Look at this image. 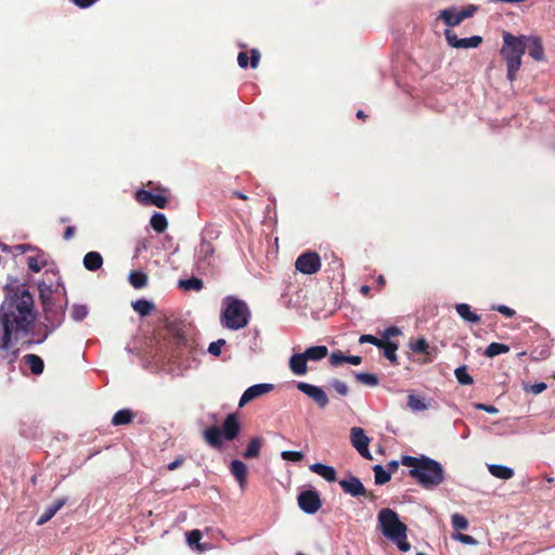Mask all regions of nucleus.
<instances>
[{"label":"nucleus","instance_id":"obj_1","mask_svg":"<svg viewBox=\"0 0 555 555\" xmlns=\"http://www.w3.org/2000/svg\"><path fill=\"white\" fill-rule=\"evenodd\" d=\"M35 321L34 300L26 289L9 296L0 308V324L3 328L1 348L8 350L11 339L25 335Z\"/></svg>","mask_w":555,"mask_h":555},{"label":"nucleus","instance_id":"obj_2","mask_svg":"<svg viewBox=\"0 0 555 555\" xmlns=\"http://www.w3.org/2000/svg\"><path fill=\"white\" fill-rule=\"evenodd\" d=\"M378 527L382 533L390 540L401 552H408L411 544L406 539V526L399 519L398 514L391 508H383L379 511Z\"/></svg>","mask_w":555,"mask_h":555},{"label":"nucleus","instance_id":"obj_3","mask_svg":"<svg viewBox=\"0 0 555 555\" xmlns=\"http://www.w3.org/2000/svg\"><path fill=\"white\" fill-rule=\"evenodd\" d=\"M526 53V36H514L511 33H503V46L500 54L506 63L507 79L513 82L516 74L522 64V56Z\"/></svg>","mask_w":555,"mask_h":555},{"label":"nucleus","instance_id":"obj_4","mask_svg":"<svg viewBox=\"0 0 555 555\" xmlns=\"http://www.w3.org/2000/svg\"><path fill=\"white\" fill-rule=\"evenodd\" d=\"M249 320L250 310L244 300L234 296L223 298L220 322L224 328L241 330L248 324Z\"/></svg>","mask_w":555,"mask_h":555},{"label":"nucleus","instance_id":"obj_5","mask_svg":"<svg viewBox=\"0 0 555 555\" xmlns=\"http://www.w3.org/2000/svg\"><path fill=\"white\" fill-rule=\"evenodd\" d=\"M415 473L414 479L425 489H434L441 485L446 479L443 466L436 460L424 457L423 463Z\"/></svg>","mask_w":555,"mask_h":555},{"label":"nucleus","instance_id":"obj_6","mask_svg":"<svg viewBox=\"0 0 555 555\" xmlns=\"http://www.w3.org/2000/svg\"><path fill=\"white\" fill-rule=\"evenodd\" d=\"M328 348L323 345L308 347L304 352L293 353L288 360L289 371L295 376H305L309 369L308 362H319L326 358Z\"/></svg>","mask_w":555,"mask_h":555},{"label":"nucleus","instance_id":"obj_7","mask_svg":"<svg viewBox=\"0 0 555 555\" xmlns=\"http://www.w3.org/2000/svg\"><path fill=\"white\" fill-rule=\"evenodd\" d=\"M217 266V257L215 255L214 245L202 240L198 247L195 250V268L201 274H208L214 271Z\"/></svg>","mask_w":555,"mask_h":555},{"label":"nucleus","instance_id":"obj_8","mask_svg":"<svg viewBox=\"0 0 555 555\" xmlns=\"http://www.w3.org/2000/svg\"><path fill=\"white\" fill-rule=\"evenodd\" d=\"M67 306V299L60 301H53V304L42 305L44 312V320L50 326V332L59 327L65 317V307Z\"/></svg>","mask_w":555,"mask_h":555},{"label":"nucleus","instance_id":"obj_9","mask_svg":"<svg viewBox=\"0 0 555 555\" xmlns=\"http://www.w3.org/2000/svg\"><path fill=\"white\" fill-rule=\"evenodd\" d=\"M39 297L42 305L53 304L65 299V288L61 284H47L44 281L38 283Z\"/></svg>","mask_w":555,"mask_h":555},{"label":"nucleus","instance_id":"obj_10","mask_svg":"<svg viewBox=\"0 0 555 555\" xmlns=\"http://www.w3.org/2000/svg\"><path fill=\"white\" fill-rule=\"evenodd\" d=\"M299 508L306 514H315L321 508V499L315 490H305L297 496Z\"/></svg>","mask_w":555,"mask_h":555},{"label":"nucleus","instance_id":"obj_11","mask_svg":"<svg viewBox=\"0 0 555 555\" xmlns=\"http://www.w3.org/2000/svg\"><path fill=\"white\" fill-rule=\"evenodd\" d=\"M370 438L361 427H352L350 429V442L351 446L358 451V453L366 459L372 460V454L369 450Z\"/></svg>","mask_w":555,"mask_h":555},{"label":"nucleus","instance_id":"obj_12","mask_svg":"<svg viewBox=\"0 0 555 555\" xmlns=\"http://www.w3.org/2000/svg\"><path fill=\"white\" fill-rule=\"evenodd\" d=\"M296 387L299 391L312 399L320 409L327 406L330 402L328 397L322 387L306 382H298Z\"/></svg>","mask_w":555,"mask_h":555},{"label":"nucleus","instance_id":"obj_13","mask_svg":"<svg viewBox=\"0 0 555 555\" xmlns=\"http://www.w3.org/2000/svg\"><path fill=\"white\" fill-rule=\"evenodd\" d=\"M295 266L304 274H314L321 268V258L314 251H307L297 258Z\"/></svg>","mask_w":555,"mask_h":555},{"label":"nucleus","instance_id":"obj_14","mask_svg":"<svg viewBox=\"0 0 555 555\" xmlns=\"http://www.w3.org/2000/svg\"><path fill=\"white\" fill-rule=\"evenodd\" d=\"M444 37L448 44L455 49H475L482 42V37L475 35L468 38L460 39L452 30L446 29Z\"/></svg>","mask_w":555,"mask_h":555},{"label":"nucleus","instance_id":"obj_15","mask_svg":"<svg viewBox=\"0 0 555 555\" xmlns=\"http://www.w3.org/2000/svg\"><path fill=\"white\" fill-rule=\"evenodd\" d=\"M274 388L273 384L270 383H261V384H255L250 387H248L243 395L240 398L238 406L242 408L248 402L272 391Z\"/></svg>","mask_w":555,"mask_h":555},{"label":"nucleus","instance_id":"obj_16","mask_svg":"<svg viewBox=\"0 0 555 555\" xmlns=\"http://www.w3.org/2000/svg\"><path fill=\"white\" fill-rule=\"evenodd\" d=\"M339 486L341 487L343 491L347 494H350L351 496H361L365 495V488L361 480L356 476H349L346 479H341L339 481Z\"/></svg>","mask_w":555,"mask_h":555},{"label":"nucleus","instance_id":"obj_17","mask_svg":"<svg viewBox=\"0 0 555 555\" xmlns=\"http://www.w3.org/2000/svg\"><path fill=\"white\" fill-rule=\"evenodd\" d=\"M135 198L143 205H154L158 208H165L167 198L160 194H153L149 191L140 190L135 194Z\"/></svg>","mask_w":555,"mask_h":555},{"label":"nucleus","instance_id":"obj_18","mask_svg":"<svg viewBox=\"0 0 555 555\" xmlns=\"http://www.w3.org/2000/svg\"><path fill=\"white\" fill-rule=\"evenodd\" d=\"M535 61H543L545 57L542 40L537 36H526V50Z\"/></svg>","mask_w":555,"mask_h":555},{"label":"nucleus","instance_id":"obj_19","mask_svg":"<svg viewBox=\"0 0 555 555\" xmlns=\"http://www.w3.org/2000/svg\"><path fill=\"white\" fill-rule=\"evenodd\" d=\"M240 431V423L234 414H230L225 417L221 433L223 434L224 439L231 441L233 440Z\"/></svg>","mask_w":555,"mask_h":555},{"label":"nucleus","instance_id":"obj_20","mask_svg":"<svg viewBox=\"0 0 555 555\" xmlns=\"http://www.w3.org/2000/svg\"><path fill=\"white\" fill-rule=\"evenodd\" d=\"M309 469L321 476L323 479H325L328 482H333L337 479V473L333 466L325 465L322 463H314L310 465Z\"/></svg>","mask_w":555,"mask_h":555},{"label":"nucleus","instance_id":"obj_21","mask_svg":"<svg viewBox=\"0 0 555 555\" xmlns=\"http://www.w3.org/2000/svg\"><path fill=\"white\" fill-rule=\"evenodd\" d=\"M230 470H231V474L234 476V478L240 483V487L242 489H245L246 476H247L246 465L240 460H233L230 465Z\"/></svg>","mask_w":555,"mask_h":555},{"label":"nucleus","instance_id":"obj_22","mask_svg":"<svg viewBox=\"0 0 555 555\" xmlns=\"http://www.w3.org/2000/svg\"><path fill=\"white\" fill-rule=\"evenodd\" d=\"M66 503V499L62 498L56 500L53 504L49 505L37 520L38 526L48 522Z\"/></svg>","mask_w":555,"mask_h":555},{"label":"nucleus","instance_id":"obj_23","mask_svg":"<svg viewBox=\"0 0 555 555\" xmlns=\"http://www.w3.org/2000/svg\"><path fill=\"white\" fill-rule=\"evenodd\" d=\"M204 437H205V440L207 441V443L210 447L216 448V449L221 448L222 438H224L221 430L216 426H211V427L207 428L204 431Z\"/></svg>","mask_w":555,"mask_h":555},{"label":"nucleus","instance_id":"obj_24","mask_svg":"<svg viewBox=\"0 0 555 555\" xmlns=\"http://www.w3.org/2000/svg\"><path fill=\"white\" fill-rule=\"evenodd\" d=\"M440 17L444 22V24L449 27L457 26L463 22V18L460 14V11H456L454 8L444 9L440 12Z\"/></svg>","mask_w":555,"mask_h":555},{"label":"nucleus","instance_id":"obj_25","mask_svg":"<svg viewBox=\"0 0 555 555\" xmlns=\"http://www.w3.org/2000/svg\"><path fill=\"white\" fill-rule=\"evenodd\" d=\"M103 264V258L98 251H89L83 257V266L89 271H96Z\"/></svg>","mask_w":555,"mask_h":555},{"label":"nucleus","instance_id":"obj_26","mask_svg":"<svg viewBox=\"0 0 555 555\" xmlns=\"http://www.w3.org/2000/svg\"><path fill=\"white\" fill-rule=\"evenodd\" d=\"M488 470L492 476L502 480H508L514 476L513 468L500 464H489Z\"/></svg>","mask_w":555,"mask_h":555},{"label":"nucleus","instance_id":"obj_27","mask_svg":"<svg viewBox=\"0 0 555 555\" xmlns=\"http://www.w3.org/2000/svg\"><path fill=\"white\" fill-rule=\"evenodd\" d=\"M455 310L466 322L475 324L480 322V317L470 310V306L468 304H457L455 305Z\"/></svg>","mask_w":555,"mask_h":555},{"label":"nucleus","instance_id":"obj_28","mask_svg":"<svg viewBox=\"0 0 555 555\" xmlns=\"http://www.w3.org/2000/svg\"><path fill=\"white\" fill-rule=\"evenodd\" d=\"M24 362L29 366L30 371L35 375H39L43 372L44 364L43 360L34 353H28L24 356Z\"/></svg>","mask_w":555,"mask_h":555},{"label":"nucleus","instance_id":"obj_29","mask_svg":"<svg viewBox=\"0 0 555 555\" xmlns=\"http://www.w3.org/2000/svg\"><path fill=\"white\" fill-rule=\"evenodd\" d=\"M133 310L141 317L149 315L154 309L155 305L146 299H138L131 304Z\"/></svg>","mask_w":555,"mask_h":555},{"label":"nucleus","instance_id":"obj_30","mask_svg":"<svg viewBox=\"0 0 555 555\" xmlns=\"http://www.w3.org/2000/svg\"><path fill=\"white\" fill-rule=\"evenodd\" d=\"M178 286L183 291L201 292L204 288V283L199 278L192 276L186 280H180Z\"/></svg>","mask_w":555,"mask_h":555},{"label":"nucleus","instance_id":"obj_31","mask_svg":"<svg viewBox=\"0 0 555 555\" xmlns=\"http://www.w3.org/2000/svg\"><path fill=\"white\" fill-rule=\"evenodd\" d=\"M262 443H263V440L259 437H255L253 438L246 450L244 451L243 453V456L246 457V459H255L259 455L260 453V449L262 447Z\"/></svg>","mask_w":555,"mask_h":555},{"label":"nucleus","instance_id":"obj_32","mask_svg":"<svg viewBox=\"0 0 555 555\" xmlns=\"http://www.w3.org/2000/svg\"><path fill=\"white\" fill-rule=\"evenodd\" d=\"M47 263L43 254L37 253L36 255L27 257V266L30 271L39 272Z\"/></svg>","mask_w":555,"mask_h":555},{"label":"nucleus","instance_id":"obj_33","mask_svg":"<svg viewBox=\"0 0 555 555\" xmlns=\"http://www.w3.org/2000/svg\"><path fill=\"white\" fill-rule=\"evenodd\" d=\"M425 455H421L420 457L411 456V455H404L401 459V464L405 467L410 468V475L411 477H414L415 473L414 469H418L421 466V463H423Z\"/></svg>","mask_w":555,"mask_h":555},{"label":"nucleus","instance_id":"obj_34","mask_svg":"<svg viewBox=\"0 0 555 555\" xmlns=\"http://www.w3.org/2000/svg\"><path fill=\"white\" fill-rule=\"evenodd\" d=\"M151 227L157 232L163 233L168 225L166 216L160 212H155L150 220Z\"/></svg>","mask_w":555,"mask_h":555},{"label":"nucleus","instance_id":"obj_35","mask_svg":"<svg viewBox=\"0 0 555 555\" xmlns=\"http://www.w3.org/2000/svg\"><path fill=\"white\" fill-rule=\"evenodd\" d=\"M133 418V414L130 410H127V409H124V410H119L117 411L113 418H112V423L113 425L115 426H119V425H126V424H129Z\"/></svg>","mask_w":555,"mask_h":555},{"label":"nucleus","instance_id":"obj_36","mask_svg":"<svg viewBox=\"0 0 555 555\" xmlns=\"http://www.w3.org/2000/svg\"><path fill=\"white\" fill-rule=\"evenodd\" d=\"M408 406L414 412H421L428 409V404L425 400L416 395H409Z\"/></svg>","mask_w":555,"mask_h":555},{"label":"nucleus","instance_id":"obj_37","mask_svg":"<svg viewBox=\"0 0 555 555\" xmlns=\"http://www.w3.org/2000/svg\"><path fill=\"white\" fill-rule=\"evenodd\" d=\"M508 351H509V347L507 345L500 344V343H491L487 347V349L485 351V356L488 358H493L499 354L507 353Z\"/></svg>","mask_w":555,"mask_h":555},{"label":"nucleus","instance_id":"obj_38","mask_svg":"<svg viewBox=\"0 0 555 555\" xmlns=\"http://www.w3.org/2000/svg\"><path fill=\"white\" fill-rule=\"evenodd\" d=\"M129 282L134 288H142L147 284V276L141 271H132L129 274Z\"/></svg>","mask_w":555,"mask_h":555},{"label":"nucleus","instance_id":"obj_39","mask_svg":"<svg viewBox=\"0 0 555 555\" xmlns=\"http://www.w3.org/2000/svg\"><path fill=\"white\" fill-rule=\"evenodd\" d=\"M380 348L384 350V357L386 359H388L391 363H397L398 345L396 343L384 340V346Z\"/></svg>","mask_w":555,"mask_h":555},{"label":"nucleus","instance_id":"obj_40","mask_svg":"<svg viewBox=\"0 0 555 555\" xmlns=\"http://www.w3.org/2000/svg\"><path fill=\"white\" fill-rule=\"evenodd\" d=\"M373 472L376 485H384L391 478L390 474L382 465H375Z\"/></svg>","mask_w":555,"mask_h":555},{"label":"nucleus","instance_id":"obj_41","mask_svg":"<svg viewBox=\"0 0 555 555\" xmlns=\"http://www.w3.org/2000/svg\"><path fill=\"white\" fill-rule=\"evenodd\" d=\"M454 375L461 385H472L474 383V379L468 374L465 365L456 367L454 371Z\"/></svg>","mask_w":555,"mask_h":555},{"label":"nucleus","instance_id":"obj_42","mask_svg":"<svg viewBox=\"0 0 555 555\" xmlns=\"http://www.w3.org/2000/svg\"><path fill=\"white\" fill-rule=\"evenodd\" d=\"M354 377L358 382L371 387L378 385L377 376L371 373H356Z\"/></svg>","mask_w":555,"mask_h":555},{"label":"nucleus","instance_id":"obj_43","mask_svg":"<svg viewBox=\"0 0 555 555\" xmlns=\"http://www.w3.org/2000/svg\"><path fill=\"white\" fill-rule=\"evenodd\" d=\"M201 539H202V533L197 529L190 531L186 537L188 544L191 547L195 546L199 552H203L205 548L202 547V545L199 544Z\"/></svg>","mask_w":555,"mask_h":555},{"label":"nucleus","instance_id":"obj_44","mask_svg":"<svg viewBox=\"0 0 555 555\" xmlns=\"http://www.w3.org/2000/svg\"><path fill=\"white\" fill-rule=\"evenodd\" d=\"M411 350L416 353L429 354V345L425 338H418L410 346Z\"/></svg>","mask_w":555,"mask_h":555},{"label":"nucleus","instance_id":"obj_45","mask_svg":"<svg viewBox=\"0 0 555 555\" xmlns=\"http://www.w3.org/2000/svg\"><path fill=\"white\" fill-rule=\"evenodd\" d=\"M451 524L455 530H466L468 528V520L461 514H453Z\"/></svg>","mask_w":555,"mask_h":555},{"label":"nucleus","instance_id":"obj_46","mask_svg":"<svg viewBox=\"0 0 555 555\" xmlns=\"http://www.w3.org/2000/svg\"><path fill=\"white\" fill-rule=\"evenodd\" d=\"M88 312L86 305H74L70 315L75 321H82L88 315Z\"/></svg>","mask_w":555,"mask_h":555},{"label":"nucleus","instance_id":"obj_47","mask_svg":"<svg viewBox=\"0 0 555 555\" xmlns=\"http://www.w3.org/2000/svg\"><path fill=\"white\" fill-rule=\"evenodd\" d=\"M281 457L284 461L300 462L304 459V453L300 451H282Z\"/></svg>","mask_w":555,"mask_h":555},{"label":"nucleus","instance_id":"obj_48","mask_svg":"<svg viewBox=\"0 0 555 555\" xmlns=\"http://www.w3.org/2000/svg\"><path fill=\"white\" fill-rule=\"evenodd\" d=\"M546 388H547V385L543 382L524 386V390L527 393H532V395H539V393L543 392Z\"/></svg>","mask_w":555,"mask_h":555},{"label":"nucleus","instance_id":"obj_49","mask_svg":"<svg viewBox=\"0 0 555 555\" xmlns=\"http://www.w3.org/2000/svg\"><path fill=\"white\" fill-rule=\"evenodd\" d=\"M347 356H345L341 351L332 352L330 356V364L333 366H339L343 363H346Z\"/></svg>","mask_w":555,"mask_h":555},{"label":"nucleus","instance_id":"obj_50","mask_svg":"<svg viewBox=\"0 0 555 555\" xmlns=\"http://www.w3.org/2000/svg\"><path fill=\"white\" fill-rule=\"evenodd\" d=\"M225 345V340L220 338L216 341H212L208 346V352L215 357L220 356L221 348Z\"/></svg>","mask_w":555,"mask_h":555},{"label":"nucleus","instance_id":"obj_51","mask_svg":"<svg viewBox=\"0 0 555 555\" xmlns=\"http://www.w3.org/2000/svg\"><path fill=\"white\" fill-rule=\"evenodd\" d=\"M359 343L360 344H364V343H369V344H372L376 347H382L384 346V340L383 339H379L373 335H370V334H364V335H361L360 338H359Z\"/></svg>","mask_w":555,"mask_h":555},{"label":"nucleus","instance_id":"obj_52","mask_svg":"<svg viewBox=\"0 0 555 555\" xmlns=\"http://www.w3.org/2000/svg\"><path fill=\"white\" fill-rule=\"evenodd\" d=\"M453 539L466 545L477 544V540L474 537L464 533H455L453 534Z\"/></svg>","mask_w":555,"mask_h":555},{"label":"nucleus","instance_id":"obj_53","mask_svg":"<svg viewBox=\"0 0 555 555\" xmlns=\"http://www.w3.org/2000/svg\"><path fill=\"white\" fill-rule=\"evenodd\" d=\"M332 387L340 395V396H347L349 388L347 384L339 379L332 380Z\"/></svg>","mask_w":555,"mask_h":555},{"label":"nucleus","instance_id":"obj_54","mask_svg":"<svg viewBox=\"0 0 555 555\" xmlns=\"http://www.w3.org/2000/svg\"><path fill=\"white\" fill-rule=\"evenodd\" d=\"M474 408L476 410L485 411L490 414H496L499 412L498 408H495L494 405H489L485 403H475Z\"/></svg>","mask_w":555,"mask_h":555},{"label":"nucleus","instance_id":"obj_55","mask_svg":"<svg viewBox=\"0 0 555 555\" xmlns=\"http://www.w3.org/2000/svg\"><path fill=\"white\" fill-rule=\"evenodd\" d=\"M493 309L499 311L506 318H512L515 315V310H513L512 308L504 306V305H499V306L494 307Z\"/></svg>","mask_w":555,"mask_h":555},{"label":"nucleus","instance_id":"obj_56","mask_svg":"<svg viewBox=\"0 0 555 555\" xmlns=\"http://www.w3.org/2000/svg\"><path fill=\"white\" fill-rule=\"evenodd\" d=\"M476 10H477V8H476L475 5H469V7H467V8L462 9V10L460 11V14H461V16H462L463 21H464L465 18L470 17V16L475 13V11H476Z\"/></svg>","mask_w":555,"mask_h":555},{"label":"nucleus","instance_id":"obj_57","mask_svg":"<svg viewBox=\"0 0 555 555\" xmlns=\"http://www.w3.org/2000/svg\"><path fill=\"white\" fill-rule=\"evenodd\" d=\"M400 334H401V331H400L399 327L390 326V327L385 330L384 337L388 339V338H390L392 336H398Z\"/></svg>","mask_w":555,"mask_h":555},{"label":"nucleus","instance_id":"obj_58","mask_svg":"<svg viewBox=\"0 0 555 555\" xmlns=\"http://www.w3.org/2000/svg\"><path fill=\"white\" fill-rule=\"evenodd\" d=\"M240 67L246 68L248 66V56L246 52H241L237 56Z\"/></svg>","mask_w":555,"mask_h":555},{"label":"nucleus","instance_id":"obj_59","mask_svg":"<svg viewBox=\"0 0 555 555\" xmlns=\"http://www.w3.org/2000/svg\"><path fill=\"white\" fill-rule=\"evenodd\" d=\"M259 61H260V53L258 52V50H251V57H250V66L253 68H256L259 64Z\"/></svg>","mask_w":555,"mask_h":555},{"label":"nucleus","instance_id":"obj_60","mask_svg":"<svg viewBox=\"0 0 555 555\" xmlns=\"http://www.w3.org/2000/svg\"><path fill=\"white\" fill-rule=\"evenodd\" d=\"M73 2L82 9L89 8L96 2V0H73Z\"/></svg>","mask_w":555,"mask_h":555},{"label":"nucleus","instance_id":"obj_61","mask_svg":"<svg viewBox=\"0 0 555 555\" xmlns=\"http://www.w3.org/2000/svg\"><path fill=\"white\" fill-rule=\"evenodd\" d=\"M184 462V459L182 456H179L178 459H176L173 462L169 463L168 464V469L169 470H175L177 469L178 467H180L182 465V463Z\"/></svg>","mask_w":555,"mask_h":555},{"label":"nucleus","instance_id":"obj_62","mask_svg":"<svg viewBox=\"0 0 555 555\" xmlns=\"http://www.w3.org/2000/svg\"><path fill=\"white\" fill-rule=\"evenodd\" d=\"M362 362V358L360 356H347L346 363L352 365H359Z\"/></svg>","mask_w":555,"mask_h":555},{"label":"nucleus","instance_id":"obj_63","mask_svg":"<svg viewBox=\"0 0 555 555\" xmlns=\"http://www.w3.org/2000/svg\"><path fill=\"white\" fill-rule=\"evenodd\" d=\"M15 251L18 253V254H24L26 253L27 250H30L31 249V246L30 245H27V244H21V245H16L14 247Z\"/></svg>","mask_w":555,"mask_h":555},{"label":"nucleus","instance_id":"obj_64","mask_svg":"<svg viewBox=\"0 0 555 555\" xmlns=\"http://www.w3.org/2000/svg\"><path fill=\"white\" fill-rule=\"evenodd\" d=\"M75 233V228L74 227H67L65 232H64V238L65 240H69L70 237H73Z\"/></svg>","mask_w":555,"mask_h":555}]
</instances>
